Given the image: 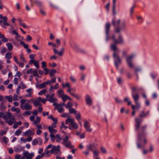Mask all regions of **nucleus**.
I'll return each instance as SVG.
<instances>
[{"instance_id": "obj_1", "label": "nucleus", "mask_w": 159, "mask_h": 159, "mask_svg": "<svg viewBox=\"0 0 159 159\" xmlns=\"http://www.w3.org/2000/svg\"><path fill=\"white\" fill-rule=\"evenodd\" d=\"M3 119L5 120L6 122L9 125H12L15 121L14 116H13L11 113L7 112L4 115Z\"/></svg>"}, {"instance_id": "obj_2", "label": "nucleus", "mask_w": 159, "mask_h": 159, "mask_svg": "<svg viewBox=\"0 0 159 159\" xmlns=\"http://www.w3.org/2000/svg\"><path fill=\"white\" fill-rule=\"evenodd\" d=\"M69 137L67 136H66L63 139L62 143L66 147L72 149L73 148V146L71 145L70 141H69Z\"/></svg>"}, {"instance_id": "obj_3", "label": "nucleus", "mask_w": 159, "mask_h": 159, "mask_svg": "<svg viewBox=\"0 0 159 159\" xmlns=\"http://www.w3.org/2000/svg\"><path fill=\"white\" fill-rule=\"evenodd\" d=\"M60 146L59 145L57 147L54 146L52 147V149L51 150V153H53L55 155L58 154H61V152L60 149Z\"/></svg>"}, {"instance_id": "obj_4", "label": "nucleus", "mask_w": 159, "mask_h": 159, "mask_svg": "<svg viewBox=\"0 0 159 159\" xmlns=\"http://www.w3.org/2000/svg\"><path fill=\"white\" fill-rule=\"evenodd\" d=\"M113 57L115 58V65L117 67L118 65L121 62V60L119 56L114 52L113 55Z\"/></svg>"}, {"instance_id": "obj_5", "label": "nucleus", "mask_w": 159, "mask_h": 159, "mask_svg": "<svg viewBox=\"0 0 159 159\" xmlns=\"http://www.w3.org/2000/svg\"><path fill=\"white\" fill-rule=\"evenodd\" d=\"M23 155L24 157H25V159H31L34 156V153H29L27 151L24 152Z\"/></svg>"}, {"instance_id": "obj_6", "label": "nucleus", "mask_w": 159, "mask_h": 159, "mask_svg": "<svg viewBox=\"0 0 159 159\" xmlns=\"http://www.w3.org/2000/svg\"><path fill=\"white\" fill-rule=\"evenodd\" d=\"M53 105L55 106L56 108L57 109L58 111L60 113H62L64 111V109L62 107L60 106V104L57 102H54L53 103Z\"/></svg>"}, {"instance_id": "obj_7", "label": "nucleus", "mask_w": 159, "mask_h": 159, "mask_svg": "<svg viewBox=\"0 0 159 159\" xmlns=\"http://www.w3.org/2000/svg\"><path fill=\"white\" fill-rule=\"evenodd\" d=\"M110 26L111 25L109 23H106V33L107 40H108L110 38L108 34Z\"/></svg>"}, {"instance_id": "obj_8", "label": "nucleus", "mask_w": 159, "mask_h": 159, "mask_svg": "<svg viewBox=\"0 0 159 159\" xmlns=\"http://www.w3.org/2000/svg\"><path fill=\"white\" fill-rule=\"evenodd\" d=\"M133 55H131L128 57L126 59V61L129 66L131 68H133V64L131 62L133 58Z\"/></svg>"}, {"instance_id": "obj_9", "label": "nucleus", "mask_w": 159, "mask_h": 159, "mask_svg": "<svg viewBox=\"0 0 159 159\" xmlns=\"http://www.w3.org/2000/svg\"><path fill=\"white\" fill-rule=\"evenodd\" d=\"M73 121L71 124H70L69 126V128L70 129H76L78 128V125L74 121Z\"/></svg>"}, {"instance_id": "obj_10", "label": "nucleus", "mask_w": 159, "mask_h": 159, "mask_svg": "<svg viewBox=\"0 0 159 159\" xmlns=\"http://www.w3.org/2000/svg\"><path fill=\"white\" fill-rule=\"evenodd\" d=\"M34 134V132H32L30 129H29L23 133V135L26 136H30Z\"/></svg>"}, {"instance_id": "obj_11", "label": "nucleus", "mask_w": 159, "mask_h": 159, "mask_svg": "<svg viewBox=\"0 0 159 159\" xmlns=\"http://www.w3.org/2000/svg\"><path fill=\"white\" fill-rule=\"evenodd\" d=\"M120 22V20L119 19L115 20L113 19L112 20V24L114 26H119Z\"/></svg>"}, {"instance_id": "obj_12", "label": "nucleus", "mask_w": 159, "mask_h": 159, "mask_svg": "<svg viewBox=\"0 0 159 159\" xmlns=\"http://www.w3.org/2000/svg\"><path fill=\"white\" fill-rule=\"evenodd\" d=\"M53 128H55L54 127H53L52 125V126H49L48 127V129L50 133V134H56L57 131L55 129H54Z\"/></svg>"}, {"instance_id": "obj_13", "label": "nucleus", "mask_w": 159, "mask_h": 159, "mask_svg": "<svg viewBox=\"0 0 159 159\" xmlns=\"http://www.w3.org/2000/svg\"><path fill=\"white\" fill-rule=\"evenodd\" d=\"M84 126L87 131L91 132L92 131V129L89 125V123L88 121H86L84 123Z\"/></svg>"}, {"instance_id": "obj_14", "label": "nucleus", "mask_w": 159, "mask_h": 159, "mask_svg": "<svg viewBox=\"0 0 159 159\" xmlns=\"http://www.w3.org/2000/svg\"><path fill=\"white\" fill-rule=\"evenodd\" d=\"M136 123V129L137 130L139 129V128L140 127V126L141 124V120H140L138 118H136L135 119Z\"/></svg>"}, {"instance_id": "obj_15", "label": "nucleus", "mask_w": 159, "mask_h": 159, "mask_svg": "<svg viewBox=\"0 0 159 159\" xmlns=\"http://www.w3.org/2000/svg\"><path fill=\"white\" fill-rule=\"evenodd\" d=\"M32 108L31 106L28 103H25L24 106V109L25 110H30Z\"/></svg>"}, {"instance_id": "obj_16", "label": "nucleus", "mask_w": 159, "mask_h": 159, "mask_svg": "<svg viewBox=\"0 0 159 159\" xmlns=\"http://www.w3.org/2000/svg\"><path fill=\"white\" fill-rule=\"evenodd\" d=\"M67 117L68 118L66 119L65 122L66 125L68 124L69 123H70V124H71L74 120V119L71 118L69 116H67Z\"/></svg>"}, {"instance_id": "obj_17", "label": "nucleus", "mask_w": 159, "mask_h": 159, "mask_svg": "<svg viewBox=\"0 0 159 159\" xmlns=\"http://www.w3.org/2000/svg\"><path fill=\"white\" fill-rule=\"evenodd\" d=\"M54 94H52L49 97L48 101L51 102H53L56 101V99L53 98Z\"/></svg>"}, {"instance_id": "obj_18", "label": "nucleus", "mask_w": 159, "mask_h": 159, "mask_svg": "<svg viewBox=\"0 0 159 159\" xmlns=\"http://www.w3.org/2000/svg\"><path fill=\"white\" fill-rule=\"evenodd\" d=\"M36 86L39 89H42L45 88L46 86V83L45 82L40 84L37 83L36 84Z\"/></svg>"}, {"instance_id": "obj_19", "label": "nucleus", "mask_w": 159, "mask_h": 159, "mask_svg": "<svg viewBox=\"0 0 159 159\" xmlns=\"http://www.w3.org/2000/svg\"><path fill=\"white\" fill-rule=\"evenodd\" d=\"M32 89H27L26 90V92L28 93L26 95H25V96L26 97H31V95L32 93Z\"/></svg>"}, {"instance_id": "obj_20", "label": "nucleus", "mask_w": 159, "mask_h": 159, "mask_svg": "<svg viewBox=\"0 0 159 159\" xmlns=\"http://www.w3.org/2000/svg\"><path fill=\"white\" fill-rule=\"evenodd\" d=\"M7 46V47L8 50L9 51H11L13 48V46H12L11 43H7L6 44Z\"/></svg>"}, {"instance_id": "obj_21", "label": "nucleus", "mask_w": 159, "mask_h": 159, "mask_svg": "<svg viewBox=\"0 0 159 159\" xmlns=\"http://www.w3.org/2000/svg\"><path fill=\"white\" fill-rule=\"evenodd\" d=\"M11 110L12 111H16L17 113H19L20 112V109L18 108H16L14 107H13L11 108Z\"/></svg>"}, {"instance_id": "obj_22", "label": "nucleus", "mask_w": 159, "mask_h": 159, "mask_svg": "<svg viewBox=\"0 0 159 159\" xmlns=\"http://www.w3.org/2000/svg\"><path fill=\"white\" fill-rule=\"evenodd\" d=\"M26 102V100L24 99H22L20 101L21 105L20 107L22 109H24V104Z\"/></svg>"}, {"instance_id": "obj_23", "label": "nucleus", "mask_w": 159, "mask_h": 159, "mask_svg": "<svg viewBox=\"0 0 159 159\" xmlns=\"http://www.w3.org/2000/svg\"><path fill=\"white\" fill-rule=\"evenodd\" d=\"M55 138L57 142H59L62 140V138L59 134H57L55 136Z\"/></svg>"}, {"instance_id": "obj_24", "label": "nucleus", "mask_w": 159, "mask_h": 159, "mask_svg": "<svg viewBox=\"0 0 159 159\" xmlns=\"http://www.w3.org/2000/svg\"><path fill=\"white\" fill-rule=\"evenodd\" d=\"M52 120L54 122L53 123L52 125L53 127H54V128H56L57 127L56 124H57V118H54V119H52Z\"/></svg>"}, {"instance_id": "obj_25", "label": "nucleus", "mask_w": 159, "mask_h": 159, "mask_svg": "<svg viewBox=\"0 0 159 159\" xmlns=\"http://www.w3.org/2000/svg\"><path fill=\"white\" fill-rule=\"evenodd\" d=\"M139 96L138 94H136L133 96V98L135 101V102H138V100L139 98Z\"/></svg>"}, {"instance_id": "obj_26", "label": "nucleus", "mask_w": 159, "mask_h": 159, "mask_svg": "<svg viewBox=\"0 0 159 159\" xmlns=\"http://www.w3.org/2000/svg\"><path fill=\"white\" fill-rule=\"evenodd\" d=\"M5 98L7 99L9 102H11L12 101V97L11 95L9 96H6Z\"/></svg>"}, {"instance_id": "obj_27", "label": "nucleus", "mask_w": 159, "mask_h": 159, "mask_svg": "<svg viewBox=\"0 0 159 159\" xmlns=\"http://www.w3.org/2000/svg\"><path fill=\"white\" fill-rule=\"evenodd\" d=\"M67 95L65 94L61 95V96H60V97H61L62 99L64 102H65L67 100Z\"/></svg>"}, {"instance_id": "obj_28", "label": "nucleus", "mask_w": 159, "mask_h": 159, "mask_svg": "<svg viewBox=\"0 0 159 159\" xmlns=\"http://www.w3.org/2000/svg\"><path fill=\"white\" fill-rule=\"evenodd\" d=\"M72 105L73 104L72 103L70 102H69L67 103L66 105H65V106L66 108H69L70 109V108H72L71 107L72 106Z\"/></svg>"}, {"instance_id": "obj_29", "label": "nucleus", "mask_w": 159, "mask_h": 159, "mask_svg": "<svg viewBox=\"0 0 159 159\" xmlns=\"http://www.w3.org/2000/svg\"><path fill=\"white\" fill-rule=\"evenodd\" d=\"M20 43L21 44L23 45L24 47L26 48L27 49L28 48V45L27 44H26L25 42L23 41H21L20 42Z\"/></svg>"}, {"instance_id": "obj_30", "label": "nucleus", "mask_w": 159, "mask_h": 159, "mask_svg": "<svg viewBox=\"0 0 159 159\" xmlns=\"http://www.w3.org/2000/svg\"><path fill=\"white\" fill-rule=\"evenodd\" d=\"M7 17L4 16V21L3 22V24H4V25H5L9 26V24L7 22Z\"/></svg>"}, {"instance_id": "obj_31", "label": "nucleus", "mask_w": 159, "mask_h": 159, "mask_svg": "<svg viewBox=\"0 0 159 159\" xmlns=\"http://www.w3.org/2000/svg\"><path fill=\"white\" fill-rule=\"evenodd\" d=\"M33 104L34 106H37L39 105L41 106V104L40 102L36 100H35L33 102Z\"/></svg>"}, {"instance_id": "obj_32", "label": "nucleus", "mask_w": 159, "mask_h": 159, "mask_svg": "<svg viewBox=\"0 0 159 159\" xmlns=\"http://www.w3.org/2000/svg\"><path fill=\"white\" fill-rule=\"evenodd\" d=\"M86 102L88 105H91L92 103V100L89 97H88L86 98Z\"/></svg>"}, {"instance_id": "obj_33", "label": "nucleus", "mask_w": 159, "mask_h": 159, "mask_svg": "<svg viewBox=\"0 0 159 159\" xmlns=\"http://www.w3.org/2000/svg\"><path fill=\"white\" fill-rule=\"evenodd\" d=\"M15 159H24V157L20 155L16 154L15 157Z\"/></svg>"}, {"instance_id": "obj_34", "label": "nucleus", "mask_w": 159, "mask_h": 159, "mask_svg": "<svg viewBox=\"0 0 159 159\" xmlns=\"http://www.w3.org/2000/svg\"><path fill=\"white\" fill-rule=\"evenodd\" d=\"M69 112L70 113H73L74 114H76V111L74 109L72 108H70L69 109Z\"/></svg>"}, {"instance_id": "obj_35", "label": "nucleus", "mask_w": 159, "mask_h": 159, "mask_svg": "<svg viewBox=\"0 0 159 159\" xmlns=\"http://www.w3.org/2000/svg\"><path fill=\"white\" fill-rule=\"evenodd\" d=\"M62 85L63 88H65L66 87L69 88V86H70V84L68 82H66V84H62Z\"/></svg>"}, {"instance_id": "obj_36", "label": "nucleus", "mask_w": 159, "mask_h": 159, "mask_svg": "<svg viewBox=\"0 0 159 159\" xmlns=\"http://www.w3.org/2000/svg\"><path fill=\"white\" fill-rule=\"evenodd\" d=\"M57 93L59 95V96L60 97V96L61 95H64L63 91L62 89H59L57 91Z\"/></svg>"}, {"instance_id": "obj_37", "label": "nucleus", "mask_w": 159, "mask_h": 159, "mask_svg": "<svg viewBox=\"0 0 159 159\" xmlns=\"http://www.w3.org/2000/svg\"><path fill=\"white\" fill-rule=\"evenodd\" d=\"M111 48L114 51H115L117 49V48L116 46V45L112 44L111 45Z\"/></svg>"}, {"instance_id": "obj_38", "label": "nucleus", "mask_w": 159, "mask_h": 159, "mask_svg": "<svg viewBox=\"0 0 159 159\" xmlns=\"http://www.w3.org/2000/svg\"><path fill=\"white\" fill-rule=\"evenodd\" d=\"M56 72V71L54 69H51L50 72V76H52Z\"/></svg>"}, {"instance_id": "obj_39", "label": "nucleus", "mask_w": 159, "mask_h": 159, "mask_svg": "<svg viewBox=\"0 0 159 159\" xmlns=\"http://www.w3.org/2000/svg\"><path fill=\"white\" fill-rule=\"evenodd\" d=\"M20 85L18 86L20 87V89H24L26 88V86L23 83H20Z\"/></svg>"}, {"instance_id": "obj_40", "label": "nucleus", "mask_w": 159, "mask_h": 159, "mask_svg": "<svg viewBox=\"0 0 159 159\" xmlns=\"http://www.w3.org/2000/svg\"><path fill=\"white\" fill-rule=\"evenodd\" d=\"M11 57V54L9 53H7L5 55V57L7 59H10Z\"/></svg>"}, {"instance_id": "obj_41", "label": "nucleus", "mask_w": 159, "mask_h": 159, "mask_svg": "<svg viewBox=\"0 0 159 159\" xmlns=\"http://www.w3.org/2000/svg\"><path fill=\"white\" fill-rule=\"evenodd\" d=\"M38 143V140L36 139H34L33 140L32 144L33 145H36Z\"/></svg>"}, {"instance_id": "obj_42", "label": "nucleus", "mask_w": 159, "mask_h": 159, "mask_svg": "<svg viewBox=\"0 0 159 159\" xmlns=\"http://www.w3.org/2000/svg\"><path fill=\"white\" fill-rule=\"evenodd\" d=\"M60 128L61 129H62L63 128H64V129H67L68 128V127L67 126H66L65 125V124L63 122H62L61 125L60 126Z\"/></svg>"}, {"instance_id": "obj_43", "label": "nucleus", "mask_w": 159, "mask_h": 159, "mask_svg": "<svg viewBox=\"0 0 159 159\" xmlns=\"http://www.w3.org/2000/svg\"><path fill=\"white\" fill-rule=\"evenodd\" d=\"M31 112L30 111H26L23 113V115L24 116L30 115H31Z\"/></svg>"}, {"instance_id": "obj_44", "label": "nucleus", "mask_w": 159, "mask_h": 159, "mask_svg": "<svg viewBox=\"0 0 159 159\" xmlns=\"http://www.w3.org/2000/svg\"><path fill=\"white\" fill-rule=\"evenodd\" d=\"M41 65L42 67L44 69L45 68H47L46 67V62L45 61H42L41 62Z\"/></svg>"}, {"instance_id": "obj_45", "label": "nucleus", "mask_w": 159, "mask_h": 159, "mask_svg": "<svg viewBox=\"0 0 159 159\" xmlns=\"http://www.w3.org/2000/svg\"><path fill=\"white\" fill-rule=\"evenodd\" d=\"M21 130H20V129L17 130L15 132V134L17 135L18 136L20 134H21Z\"/></svg>"}, {"instance_id": "obj_46", "label": "nucleus", "mask_w": 159, "mask_h": 159, "mask_svg": "<svg viewBox=\"0 0 159 159\" xmlns=\"http://www.w3.org/2000/svg\"><path fill=\"white\" fill-rule=\"evenodd\" d=\"M46 90L45 89H43L40 91L39 93V94L40 95H41L43 94H44L46 93Z\"/></svg>"}, {"instance_id": "obj_47", "label": "nucleus", "mask_w": 159, "mask_h": 159, "mask_svg": "<svg viewBox=\"0 0 159 159\" xmlns=\"http://www.w3.org/2000/svg\"><path fill=\"white\" fill-rule=\"evenodd\" d=\"M38 63L39 61H35L34 63V65L37 68H38L39 67Z\"/></svg>"}, {"instance_id": "obj_48", "label": "nucleus", "mask_w": 159, "mask_h": 159, "mask_svg": "<svg viewBox=\"0 0 159 159\" xmlns=\"http://www.w3.org/2000/svg\"><path fill=\"white\" fill-rule=\"evenodd\" d=\"M40 120V117H37L36 118V119L34 121V123L35 124H38V123Z\"/></svg>"}, {"instance_id": "obj_49", "label": "nucleus", "mask_w": 159, "mask_h": 159, "mask_svg": "<svg viewBox=\"0 0 159 159\" xmlns=\"http://www.w3.org/2000/svg\"><path fill=\"white\" fill-rule=\"evenodd\" d=\"M117 27H118L116 29H115V32L116 33H120V29L119 27V26Z\"/></svg>"}, {"instance_id": "obj_50", "label": "nucleus", "mask_w": 159, "mask_h": 159, "mask_svg": "<svg viewBox=\"0 0 159 159\" xmlns=\"http://www.w3.org/2000/svg\"><path fill=\"white\" fill-rule=\"evenodd\" d=\"M50 136L51 138V140L52 141L54 142V138H55L54 135L53 134H50Z\"/></svg>"}, {"instance_id": "obj_51", "label": "nucleus", "mask_w": 159, "mask_h": 159, "mask_svg": "<svg viewBox=\"0 0 159 159\" xmlns=\"http://www.w3.org/2000/svg\"><path fill=\"white\" fill-rule=\"evenodd\" d=\"M32 39L31 37L29 35H28L26 37V41H30Z\"/></svg>"}, {"instance_id": "obj_52", "label": "nucleus", "mask_w": 159, "mask_h": 159, "mask_svg": "<svg viewBox=\"0 0 159 159\" xmlns=\"http://www.w3.org/2000/svg\"><path fill=\"white\" fill-rule=\"evenodd\" d=\"M33 74L34 76H36L38 77L39 76L37 71L36 70H35L33 71Z\"/></svg>"}, {"instance_id": "obj_53", "label": "nucleus", "mask_w": 159, "mask_h": 159, "mask_svg": "<svg viewBox=\"0 0 159 159\" xmlns=\"http://www.w3.org/2000/svg\"><path fill=\"white\" fill-rule=\"evenodd\" d=\"M71 95L78 99L80 98V97L78 95L75 94L73 93H71Z\"/></svg>"}, {"instance_id": "obj_54", "label": "nucleus", "mask_w": 159, "mask_h": 159, "mask_svg": "<svg viewBox=\"0 0 159 159\" xmlns=\"http://www.w3.org/2000/svg\"><path fill=\"white\" fill-rule=\"evenodd\" d=\"M100 149L102 152L103 153H106V149L103 147H101Z\"/></svg>"}, {"instance_id": "obj_55", "label": "nucleus", "mask_w": 159, "mask_h": 159, "mask_svg": "<svg viewBox=\"0 0 159 159\" xmlns=\"http://www.w3.org/2000/svg\"><path fill=\"white\" fill-rule=\"evenodd\" d=\"M93 152L94 155L96 156H98L99 153V152L97 150H95L93 151Z\"/></svg>"}, {"instance_id": "obj_56", "label": "nucleus", "mask_w": 159, "mask_h": 159, "mask_svg": "<svg viewBox=\"0 0 159 159\" xmlns=\"http://www.w3.org/2000/svg\"><path fill=\"white\" fill-rule=\"evenodd\" d=\"M49 65L52 68H53L56 66V64L54 63H53L52 64L49 63Z\"/></svg>"}, {"instance_id": "obj_57", "label": "nucleus", "mask_w": 159, "mask_h": 159, "mask_svg": "<svg viewBox=\"0 0 159 159\" xmlns=\"http://www.w3.org/2000/svg\"><path fill=\"white\" fill-rule=\"evenodd\" d=\"M43 70L45 71V74L47 75L49 72V70L47 68H45L43 69Z\"/></svg>"}, {"instance_id": "obj_58", "label": "nucleus", "mask_w": 159, "mask_h": 159, "mask_svg": "<svg viewBox=\"0 0 159 159\" xmlns=\"http://www.w3.org/2000/svg\"><path fill=\"white\" fill-rule=\"evenodd\" d=\"M17 95L15 94L13 96V100L14 101H17L18 100Z\"/></svg>"}, {"instance_id": "obj_59", "label": "nucleus", "mask_w": 159, "mask_h": 159, "mask_svg": "<svg viewBox=\"0 0 159 159\" xmlns=\"http://www.w3.org/2000/svg\"><path fill=\"white\" fill-rule=\"evenodd\" d=\"M119 40L120 43H122L123 42V40L122 39L121 36L120 35L119 36Z\"/></svg>"}, {"instance_id": "obj_60", "label": "nucleus", "mask_w": 159, "mask_h": 159, "mask_svg": "<svg viewBox=\"0 0 159 159\" xmlns=\"http://www.w3.org/2000/svg\"><path fill=\"white\" fill-rule=\"evenodd\" d=\"M35 55L34 54H30L29 56V57L30 59H34V58L35 57Z\"/></svg>"}, {"instance_id": "obj_61", "label": "nucleus", "mask_w": 159, "mask_h": 159, "mask_svg": "<svg viewBox=\"0 0 159 159\" xmlns=\"http://www.w3.org/2000/svg\"><path fill=\"white\" fill-rule=\"evenodd\" d=\"M148 113V112H147L146 114H145L143 112H142V114H140V116L141 117H142L143 116H145L147 115Z\"/></svg>"}, {"instance_id": "obj_62", "label": "nucleus", "mask_w": 159, "mask_h": 159, "mask_svg": "<svg viewBox=\"0 0 159 159\" xmlns=\"http://www.w3.org/2000/svg\"><path fill=\"white\" fill-rule=\"evenodd\" d=\"M81 116L80 114H78L76 115V118L78 120H80V119Z\"/></svg>"}, {"instance_id": "obj_63", "label": "nucleus", "mask_w": 159, "mask_h": 159, "mask_svg": "<svg viewBox=\"0 0 159 159\" xmlns=\"http://www.w3.org/2000/svg\"><path fill=\"white\" fill-rule=\"evenodd\" d=\"M12 33L16 35L18 37H19V36L18 33L16 32V31L15 30H13L12 31Z\"/></svg>"}, {"instance_id": "obj_64", "label": "nucleus", "mask_w": 159, "mask_h": 159, "mask_svg": "<svg viewBox=\"0 0 159 159\" xmlns=\"http://www.w3.org/2000/svg\"><path fill=\"white\" fill-rule=\"evenodd\" d=\"M33 69L32 68L29 69L27 71V73L28 74H30L32 72Z\"/></svg>"}]
</instances>
